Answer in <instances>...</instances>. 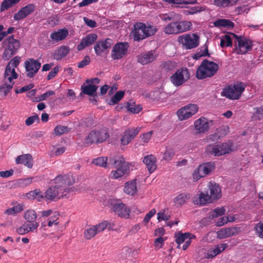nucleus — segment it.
<instances>
[{
    "mask_svg": "<svg viewBox=\"0 0 263 263\" xmlns=\"http://www.w3.org/2000/svg\"><path fill=\"white\" fill-rule=\"evenodd\" d=\"M2 44L5 48L3 58L6 60H9L14 55L20 47L19 40L14 39L13 35H11L4 40Z\"/></svg>",
    "mask_w": 263,
    "mask_h": 263,
    "instance_id": "nucleus-5",
    "label": "nucleus"
},
{
    "mask_svg": "<svg viewBox=\"0 0 263 263\" xmlns=\"http://www.w3.org/2000/svg\"><path fill=\"white\" fill-rule=\"evenodd\" d=\"M199 39L198 35L196 34H185L179 36L178 41L186 49H192L198 46Z\"/></svg>",
    "mask_w": 263,
    "mask_h": 263,
    "instance_id": "nucleus-15",
    "label": "nucleus"
},
{
    "mask_svg": "<svg viewBox=\"0 0 263 263\" xmlns=\"http://www.w3.org/2000/svg\"><path fill=\"white\" fill-rule=\"evenodd\" d=\"M190 198L189 194L182 193L178 195L175 199V203L177 205H182Z\"/></svg>",
    "mask_w": 263,
    "mask_h": 263,
    "instance_id": "nucleus-38",
    "label": "nucleus"
},
{
    "mask_svg": "<svg viewBox=\"0 0 263 263\" xmlns=\"http://www.w3.org/2000/svg\"><path fill=\"white\" fill-rule=\"evenodd\" d=\"M175 153L172 149H166L163 154V159L166 161L171 160L174 157Z\"/></svg>",
    "mask_w": 263,
    "mask_h": 263,
    "instance_id": "nucleus-54",
    "label": "nucleus"
},
{
    "mask_svg": "<svg viewBox=\"0 0 263 263\" xmlns=\"http://www.w3.org/2000/svg\"><path fill=\"white\" fill-rule=\"evenodd\" d=\"M33 179V177L20 179L17 181V185L21 187H26L32 182Z\"/></svg>",
    "mask_w": 263,
    "mask_h": 263,
    "instance_id": "nucleus-46",
    "label": "nucleus"
},
{
    "mask_svg": "<svg viewBox=\"0 0 263 263\" xmlns=\"http://www.w3.org/2000/svg\"><path fill=\"white\" fill-rule=\"evenodd\" d=\"M198 110V107L196 104H189L178 109L177 115L179 119L182 121L191 117L196 114Z\"/></svg>",
    "mask_w": 263,
    "mask_h": 263,
    "instance_id": "nucleus-14",
    "label": "nucleus"
},
{
    "mask_svg": "<svg viewBox=\"0 0 263 263\" xmlns=\"http://www.w3.org/2000/svg\"><path fill=\"white\" fill-rule=\"evenodd\" d=\"M20 62V58L17 56L15 57L9 62L6 68L14 69V68L16 67L19 65Z\"/></svg>",
    "mask_w": 263,
    "mask_h": 263,
    "instance_id": "nucleus-51",
    "label": "nucleus"
},
{
    "mask_svg": "<svg viewBox=\"0 0 263 263\" xmlns=\"http://www.w3.org/2000/svg\"><path fill=\"white\" fill-rule=\"evenodd\" d=\"M254 230L256 235L263 239V220L260 221L255 225Z\"/></svg>",
    "mask_w": 263,
    "mask_h": 263,
    "instance_id": "nucleus-45",
    "label": "nucleus"
},
{
    "mask_svg": "<svg viewBox=\"0 0 263 263\" xmlns=\"http://www.w3.org/2000/svg\"><path fill=\"white\" fill-rule=\"evenodd\" d=\"M114 212L120 217L127 219L129 217L130 209L123 203H117L113 206Z\"/></svg>",
    "mask_w": 263,
    "mask_h": 263,
    "instance_id": "nucleus-21",
    "label": "nucleus"
},
{
    "mask_svg": "<svg viewBox=\"0 0 263 263\" xmlns=\"http://www.w3.org/2000/svg\"><path fill=\"white\" fill-rule=\"evenodd\" d=\"M157 31L153 26H146L143 23H137L134 25V30L132 32L134 41H140L154 35Z\"/></svg>",
    "mask_w": 263,
    "mask_h": 263,
    "instance_id": "nucleus-3",
    "label": "nucleus"
},
{
    "mask_svg": "<svg viewBox=\"0 0 263 263\" xmlns=\"http://www.w3.org/2000/svg\"><path fill=\"white\" fill-rule=\"evenodd\" d=\"M232 147V144L230 142L209 144L206 147L205 152L208 155L219 157L231 153Z\"/></svg>",
    "mask_w": 263,
    "mask_h": 263,
    "instance_id": "nucleus-7",
    "label": "nucleus"
},
{
    "mask_svg": "<svg viewBox=\"0 0 263 263\" xmlns=\"http://www.w3.org/2000/svg\"><path fill=\"white\" fill-rule=\"evenodd\" d=\"M194 127L198 133H204L209 129V121L208 119L202 117L194 122Z\"/></svg>",
    "mask_w": 263,
    "mask_h": 263,
    "instance_id": "nucleus-22",
    "label": "nucleus"
},
{
    "mask_svg": "<svg viewBox=\"0 0 263 263\" xmlns=\"http://www.w3.org/2000/svg\"><path fill=\"white\" fill-rule=\"evenodd\" d=\"M111 42V40L110 39L97 41L94 46L96 54L97 55H101L103 52L110 47Z\"/></svg>",
    "mask_w": 263,
    "mask_h": 263,
    "instance_id": "nucleus-23",
    "label": "nucleus"
},
{
    "mask_svg": "<svg viewBox=\"0 0 263 263\" xmlns=\"http://www.w3.org/2000/svg\"><path fill=\"white\" fill-rule=\"evenodd\" d=\"M56 183H58L60 187L63 189L72 185L75 180L72 176L70 175H59L54 179Z\"/></svg>",
    "mask_w": 263,
    "mask_h": 263,
    "instance_id": "nucleus-19",
    "label": "nucleus"
},
{
    "mask_svg": "<svg viewBox=\"0 0 263 263\" xmlns=\"http://www.w3.org/2000/svg\"><path fill=\"white\" fill-rule=\"evenodd\" d=\"M90 62V59L88 55H86L84 58L78 64V67L80 68H83L85 66L89 64Z\"/></svg>",
    "mask_w": 263,
    "mask_h": 263,
    "instance_id": "nucleus-61",
    "label": "nucleus"
},
{
    "mask_svg": "<svg viewBox=\"0 0 263 263\" xmlns=\"http://www.w3.org/2000/svg\"><path fill=\"white\" fill-rule=\"evenodd\" d=\"M142 108L141 105H132L130 104L128 105V110L133 114L139 113Z\"/></svg>",
    "mask_w": 263,
    "mask_h": 263,
    "instance_id": "nucleus-58",
    "label": "nucleus"
},
{
    "mask_svg": "<svg viewBox=\"0 0 263 263\" xmlns=\"http://www.w3.org/2000/svg\"><path fill=\"white\" fill-rule=\"evenodd\" d=\"M220 46L221 47H232V41L231 36L229 35H225L224 37L220 40Z\"/></svg>",
    "mask_w": 263,
    "mask_h": 263,
    "instance_id": "nucleus-50",
    "label": "nucleus"
},
{
    "mask_svg": "<svg viewBox=\"0 0 263 263\" xmlns=\"http://www.w3.org/2000/svg\"><path fill=\"white\" fill-rule=\"evenodd\" d=\"M109 137V134L106 128L95 129L90 131L85 139L86 146L98 144L105 141Z\"/></svg>",
    "mask_w": 263,
    "mask_h": 263,
    "instance_id": "nucleus-4",
    "label": "nucleus"
},
{
    "mask_svg": "<svg viewBox=\"0 0 263 263\" xmlns=\"http://www.w3.org/2000/svg\"><path fill=\"white\" fill-rule=\"evenodd\" d=\"M156 210L155 209H152L147 214H146L145 217L143 219V222H144L145 224L147 223L151 218L154 216V215L156 214Z\"/></svg>",
    "mask_w": 263,
    "mask_h": 263,
    "instance_id": "nucleus-63",
    "label": "nucleus"
},
{
    "mask_svg": "<svg viewBox=\"0 0 263 263\" xmlns=\"http://www.w3.org/2000/svg\"><path fill=\"white\" fill-rule=\"evenodd\" d=\"M27 226L28 232H34L37 230L38 227L39 226V222L34 221L30 223H27Z\"/></svg>",
    "mask_w": 263,
    "mask_h": 263,
    "instance_id": "nucleus-64",
    "label": "nucleus"
},
{
    "mask_svg": "<svg viewBox=\"0 0 263 263\" xmlns=\"http://www.w3.org/2000/svg\"><path fill=\"white\" fill-rule=\"evenodd\" d=\"M35 121L39 122V118L37 115L28 117L25 120V124L27 126L32 125Z\"/></svg>",
    "mask_w": 263,
    "mask_h": 263,
    "instance_id": "nucleus-60",
    "label": "nucleus"
},
{
    "mask_svg": "<svg viewBox=\"0 0 263 263\" xmlns=\"http://www.w3.org/2000/svg\"><path fill=\"white\" fill-rule=\"evenodd\" d=\"M221 197V191L220 186L215 182H210L204 192H200L198 197L194 200L196 204L204 205L217 200Z\"/></svg>",
    "mask_w": 263,
    "mask_h": 263,
    "instance_id": "nucleus-1",
    "label": "nucleus"
},
{
    "mask_svg": "<svg viewBox=\"0 0 263 263\" xmlns=\"http://www.w3.org/2000/svg\"><path fill=\"white\" fill-rule=\"evenodd\" d=\"M226 210L224 207L217 208L211 211L209 213V218L214 219L223 215L225 213Z\"/></svg>",
    "mask_w": 263,
    "mask_h": 263,
    "instance_id": "nucleus-42",
    "label": "nucleus"
},
{
    "mask_svg": "<svg viewBox=\"0 0 263 263\" xmlns=\"http://www.w3.org/2000/svg\"><path fill=\"white\" fill-rule=\"evenodd\" d=\"M238 234L237 228L235 227L221 229L217 232V238L224 239L230 237Z\"/></svg>",
    "mask_w": 263,
    "mask_h": 263,
    "instance_id": "nucleus-25",
    "label": "nucleus"
},
{
    "mask_svg": "<svg viewBox=\"0 0 263 263\" xmlns=\"http://www.w3.org/2000/svg\"><path fill=\"white\" fill-rule=\"evenodd\" d=\"M60 69V67L59 66H56L54 67L51 71H50L47 76V79L48 80H50L55 77L58 73L59 72Z\"/></svg>",
    "mask_w": 263,
    "mask_h": 263,
    "instance_id": "nucleus-55",
    "label": "nucleus"
},
{
    "mask_svg": "<svg viewBox=\"0 0 263 263\" xmlns=\"http://www.w3.org/2000/svg\"><path fill=\"white\" fill-rule=\"evenodd\" d=\"M228 245L227 243H221L217 245L215 248L211 249L207 254V258H213L221 252L223 251L227 247Z\"/></svg>",
    "mask_w": 263,
    "mask_h": 263,
    "instance_id": "nucleus-31",
    "label": "nucleus"
},
{
    "mask_svg": "<svg viewBox=\"0 0 263 263\" xmlns=\"http://www.w3.org/2000/svg\"><path fill=\"white\" fill-rule=\"evenodd\" d=\"M54 185H52L47 189L44 195H42L38 199L39 201H41L45 199L46 201H57L60 198H64L62 196L63 194V189L54 181Z\"/></svg>",
    "mask_w": 263,
    "mask_h": 263,
    "instance_id": "nucleus-12",
    "label": "nucleus"
},
{
    "mask_svg": "<svg viewBox=\"0 0 263 263\" xmlns=\"http://www.w3.org/2000/svg\"><path fill=\"white\" fill-rule=\"evenodd\" d=\"M70 49L68 46H61L55 51L53 54L54 59L59 60L66 57L69 52Z\"/></svg>",
    "mask_w": 263,
    "mask_h": 263,
    "instance_id": "nucleus-32",
    "label": "nucleus"
},
{
    "mask_svg": "<svg viewBox=\"0 0 263 263\" xmlns=\"http://www.w3.org/2000/svg\"><path fill=\"white\" fill-rule=\"evenodd\" d=\"M16 164H23L28 168H31L32 164V157L30 154L22 155L18 156L15 160Z\"/></svg>",
    "mask_w": 263,
    "mask_h": 263,
    "instance_id": "nucleus-30",
    "label": "nucleus"
},
{
    "mask_svg": "<svg viewBox=\"0 0 263 263\" xmlns=\"http://www.w3.org/2000/svg\"><path fill=\"white\" fill-rule=\"evenodd\" d=\"M108 160L106 157H99L92 160V163L103 167H108L107 161Z\"/></svg>",
    "mask_w": 263,
    "mask_h": 263,
    "instance_id": "nucleus-43",
    "label": "nucleus"
},
{
    "mask_svg": "<svg viewBox=\"0 0 263 263\" xmlns=\"http://www.w3.org/2000/svg\"><path fill=\"white\" fill-rule=\"evenodd\" d=\"M203 177V175H202V173L200 172L199 168L198 167L195 170L193 173V178L194 181H198L201 178Z\"/></svg>",
    "mask_w": 263,
    "mask_h": 263,
    "instance_id": "nucleus-62",
    "label": "nucleus"
},
{
    "mask_svg": "<svg viewBox=\"0 0 263 263\" xmlns=\"http://www.w3.org/2000/svg\"><path fill=\"white\" fill-rule=\"evenodd\" d=\"M165 2L166 4L172 5V7H174L173 5H175L176 8H182V5L195 4L197 3V0H161Z\"/></svg>",
    "mask_w": 263,
    "mask_h": 263,
    "instance_id": "nucleus-29",
    "label": "nucleus"
},
{
    "mask_svg": "<svg viewBox=\"0 0 263 263\" xmlns=\"http://www.w3.org/2000/svg\"><path fill=\"white\" fill-rule=\"evenodd\" d=\"M63 194H62V196L64 197L69 198V194L71 192H75L78 191V189L75 187H69L68 186L63 189Z\"/></svg>",
    "mask_w": 263,
    "mask_h": 263,
    "instance_id": "nucleus-56",
    "label": "nucleus"
},
{
    "mask_svg": "<svg viewBox=\"0 0 263 263\" xmlns=\"http://www.w3.org/2000/svg\"><path fill=\"white\" fill-rule=\"evenodd\" d=\"M218 69L219 66L217 63L204 60L197 69L196 77L199 80L211 78L217 73Z\"/></svg>",
    "mask_w": 263,
    "mask_h": 263,
    "instance_id": "nucleus-2",
    "label": "nucleus"
},
{
    "mask_svg": "<svg viewBox=\"0 0 263 263\" xmlns=\"http://www.w3.org/2000/svg\"><path fill=\"white\" fill-rule=\"evenodd\" d=\"M108 222L107 221H104L94 226L97 233H99L103 230H104L107 227Z\"/></svg>",
    "mask_w": 263,
    "mask_h": 263,
    "instance_id": "nucleus-57",
    "label": "nucleus"
},
{
    "mask_svg": "<svg viewBox=\"0 0 263 263\" xmlns=\"http://www.w3.org/2000/svg\"><path fill=\"white\" fill-rule=\"evenodd\" d=\"M35 8L34 4H30L21 8L14 15L13 18L15 21H20L25 17L33 12Z\"/></svg>",
    "mask_w": 263,
    "mask_h": 263,
    "instance_id": "nucleus-20",
    "label": "nucleus"
},
{
    "mask_svg": "<svg viewBox=\"0 0 263 263\" xmlns=\"http://www.w3.org/2000/svg\"><path fill=\"white\" fill-rule=\"evenodd\" d=\"M190 73L186 68L178 69L170 78L171 82L175 86H179L190 79Z\"/></svg>",
    "mask_w": 263,
    "mask_h": 263,
    "instance_id": "nucleus-13",
    "label": "nucleus"
},
{
    "mask_svg": "<svg viewBox=\"0 0 263 263\" xmlns=\"http://www.w3.org/2000/svg\"><path fill=\"white\" fill-rule=\"evenodd\" d=\"M18 74L14 69L6 68L4 72V78L3 80V84L0 86V92L6 96L13 88L14 82L13 79H16Z\"/></svg>",
    "mask_w": 263,
    "mask_h": 263,
    "instance_id": "nucleus-9",
    "label": "nucleus"
},
{
    "mask_svg": "<svg viewBox=\"0 0 263 263\" xmlns=\"http://www.w3.org/2000/svg\"><path fill=\"white\" fill-rule=\"evenodd\" d=\"M97 233L95 227L93 226L86 229L84 233V237L86 239H90Z\"/></svg>",
    "mask_w": 263,
    "mask_h": 263,
    "instance_id": "nucleus-48",
    "label": "nucleus"
},
{
    "mask_svg": "<svg viewBox=\"0 0 263 263\" xmlns=\"http://www.w3.org/2000/svg\"><path fill=\"white\" fill-rule=\"evenodd\" d=\"M59 216L60 214L59 212H54L52 216L47 219V225L49 227H51L53 224L57 226L59 224L58 220Z\"/></svg>",
    "mask_w": 263,
    "mask_h": 263,
    "instance_id": "nucleus-44",
    "label": "nucleus"
},
{
    "mask_svg": "<svg viewBox=\"0 0 263 263\" xmlns=\"http://www.w3.org/2000/svg\"><path fill=\"white\" fill-rule=\"evenodd\" d=\"M124 191L127 194L132 196L135 195L137 191L136 180L127 182L125 184Z\"/></svg>",
    "mask_w": 263,
    "mask_h": 263,
    "instance_id": "nucleus-33",
    "label": "nucleus"
},
{
    "mask_svg": "<svg viewBox=\"0 0 263 263\" xmlns=\"http://www.w3.org/2000/svg\"><path fill=\"white\" fill-rule=\"evenodd\" d=\"M214 25L216 27H224L231 29L234 27V24L229 20L219 19L214 22Z\"/></svg>",
    "mask_w": 263,
    "mask_h": 263,
    "instance_id": "nucleus-34",
    "label": "nucleus"
},
{
    "mask_svg": "<svg viewBox=\"0 0 263 263\" xmlns=\"http://www.w3.org/2000/svg\"><path fill=\"white\" fill-rule=\"evenodd\" d=\"M81 89L83 93L90 96H93L98 89V86L89 83L87 85H82Z\"/></svg>",
    "mask_w": 263,
    "mask_h": 263,
    "instance_id": "nucleus-35",
    "label": "nucleus"
},
{
    "mask_svg": "<svg viewBox=\"0 0 263 263\" xmlns=\"http://www.w3.org/2000/svg\"><path fill=\"white\" fill-rule=\"evenodd\" d=\"M98 36L95 33H90L83 38L79 44L77 45V49L79 51L82 50L86 47L93 44L97 40Z\"/></svg>",
    "mask_w": 263,
    "mask_h": 263,
    "instance_id": "nucleus-24",
    "label": "nucleus"
},
{
    "mask_svg": "<svg viewBox=\"0 0 263 263\" xmlns=\"http://www.w3.org/2000/svg\"><path fill=\"white\" fill-rule=\"evenodd\" d=\"M205 10L204 6H194L192 7L189 10H183V13L186 15H193L197 13H200Z\"/></svg>",
    "mask_w": 263,
    "mask_h": 263,
    "instance_id": "nucleus-37",
    "label": "nucleus"
},
{
    "mask_svg": "<svg viewBox=\"0 0 263 263\" xmlns=\"http://www.w3.org/2000/svg\"><path fill=\"white\" fill-rule=\"evenodd\" d=\"M24 66L27 72V77L31 78L35 76L41 68V63L34 59H29L24 63Z\"/></svg>",
    "mask_w": 263,
    "mask_h": 263,
    "instance_id": "nucleus-16",
    "label": "nucleus"
},
{
    "mask_svg": "<svg viewBox=\"0 0 263 263\" xmlns=\"http://www.w3.org/2000/svg\"><path fill=\"white\" fill-rule=\"evenodd\" d=\"M190 236L189 232L186 233H182L181 232H179L178 233H176L175 235V241L180 246L181 243L184 242L186 239H188L189 236ZM179 247L178 246V248Z\"/></svg>",
    "mask_w": 263,
    "mask_h": 263,
    "instance_id": "nucleus-36",
    "label": "nucleus"
},
{
    "mask_svg": "<svg viewBox=\"0 0 263 263\" xmlns=\"http://www.w3.org/2000/svg\"><path fill=\"white\" fill-rule=\"evenodd\" d=\"M41 192L40 189H36L34 191L30 192L28 195H29V198H36L38 200L39 198H40V196L42 195V194H41Z\"/></svg>",
    "mask_w": 263,
    "mask_h": 263,
    "instance_id": "nucleus-59",
    "label": "nucleus"
},
{
    "mask_svg": "<svg viewBox=\"0 0 263 263\" xmlns=\"http://www.w3.org/2000/svg\"><path fill=\"white\" fill-rule=\"evenodd\" d=\"M213 166V163L211 162H207L200 165L198 167L199 168L200 172L202 173V175H203L204 177L211 171Z\"/></svg>",
    "mask_w": 263,
    "mask_h": 263,
    "instance_id": "nucleus-39",
    "label": "nucleus"
},
{
    "mask_svg": "<svg viewBox=\"0 0 263 263\" xmlns=\"http://www.w3.org/2000/svg\"><path fill=\"white\" fill-rule=\"evenodd\" d=\"M245 84L242 82H237L223 88L221 95L231 100H238L245 91Z\"/></svg>",
    "mask_w": 263,
    "mask_h": 263,
    "instance_id": "nucleus-8",
    "label": "nucleus"
},
{
    "mask_svg": "<svg viewBox=\"0 0 263 263\" xmlns=\"http://www.w3.org/2000/svg\"><path fill=\"white\" fill-rule=\"evenodd\" d=\"M68 34V31L66 28L59 29L50 34V38L52 41L59 42L64 40Z\"/></svg>",
    "mask_w": 263,
    "mask_h": 263,
    "instance_id": "nucleus-28",
    "label": "nucleus"
},
{
    "mask_svg": "<svg viewBox=\"0 0 263 263\" xmlns=\"http://www.w3.org/2000/svg\"><path fill=\"white\" fill-rule=\"evenodd\" d=\"M157 55L153 51L141 54L138 56V62L142 65L147 64L154 61L156 59Z\"/></svg>",
    "mask_w": 263,
    "mask_h": 263,
    "instance_id": "nucleus-27",
    "label": "nucleus"
},
{
    "mask_svg": "<svg viewBox=\"0 0 263 263\" xmlns=\"http://www.w3.org/2000/svg\"><path fill=\"white\" fill-rule=\"evenodd\" d=\"M143 162L146 165L150 173L154 172L156 169V158L153 155H149L144 157Z\"/></svg>",
    "mask_w": 263,
    "mask_h": 263,
    "instance_id": "nucleus-26",
    "label": "nucleus"
},
{
    "mask_svg": "<svg viewBox=\"0 0 263 263\" xmlns=\"http://www.w3.org/2000/svg\"><path fill=\"white\" fill-rule=\"evenodd\" d=\"M124 91L120 90L117 91L110 99V102L112 104H117L124 97Z\"/></svg>",
    "mask_w": 263,
    "mask_h": 263,
    "instance_id": "nucleus-47",
    "label": "nucleus"
},
{
    "mask_svg": "<svg viewBox=\"0 0 263 263\" xmlns=\"http://www.w3.org/2000/svg\"><path fill=\"white\" fill-rule=\"evenodd\" d=\"M140 127L128 128L126 129L123 134L122 138L120 140L122 145H126L128 144L139 133Z\"/></svg>",
    "mask_w": 263,
    "mask_h": 263,
    "instance_id": "nucleus-18",
    "label": "nucleus"
},
{
    "mask_svg": "<svg viewBox=\"0 0 263 263\" xmlns=\"http://www.w3.org/2000/svg\"><path fill=\"white\" fill-rule=\"evenodd\" d=\"M232 35L236 39L235 50L237 54H245L252 49L253 41L243 36H238L235 33Z\"/></svg>",
    "mask_w": 263,
    "mask_h": 263,
    "instance_id": "nucleus-10",
    "label": "nucleus"
},
{
    "mask_svg": "<svg viewBox=\"0 0 263 263\" xmlns=\"http://www.w3.org/2000/svg\"><path fill=\"white\" fill-rule=\"evenodd\" d=\"M20 0H4L1 5V11H4L16 5Z\"/></svg>",
    "mask_w": 263,
    "mask_h": 263,
    "instance_id": "nucleus-40",
    "label": "nucleus"
},
{
    "mask_svg": "<svg viewBox=\"0 0 263 263\" xmlns=\"http://www.w3.org/2000/svg\"><path fill=\"white\" fill-rule=\"evenodd\" d=\"M68 132V128L67 126L62 125L57 126L54 130V133L57 136H61L62 134Z\"/></svg>",
    "mask_w": 263,
    "mask_h": 263,
    "instance_id": "nucleus-52",
    "label": "nucleus"
},
{
    "mask_svg": "<svg viewBox=\"0 0 263 263\" xmlns=\"http://www.w3.org/2000/svg\"><path fill=\"white\" fill-rule=\"evenodd\" d=\"M109 160L110 162L108 163V164L111 163V164L117 168L111 172L110 177L111 178L118 179L128 172L129 168V163L125 161L123 157H119L118 159H114L112 161L110 159Z\"/></svg>",
    "mask_w": 263,
    "mask_h": 263,
    "instance_id": "nucleus-6",
    "label": "nucleus"
},
{
    "mask_svg": "<svg viewBox=\"0 0 263 263\" xmlns=\"http://www.w3.org/2000/svg\"><path fill=\"white\" fill-rule=\"evenodd\" d=\"M128 48V44L126 42L117 43L113 47L111 52V58L114 60L121 59L127 54Z\"/></svg>",
    "mask_w": 263,
    "mask_h": 263,
    "instance_id": "nucleus-17",
    "label": "nucleus"
},
{
    "mask_svg": "<svg viewBox=\"0 0 263 263\" xmlns=\"http://www.w3.org/2000/svg\"><path fill=\"white\" fill-rule=\"evenodd\" d=\"M23 210V205L21 204H17L12 208L8 209L5 211V213L8 215H14L21 212Z\"/></svg>",
    "mask_w": 263,
    "mask_h": 263,
    "instance_id": "nucleus-49",
    "label": "nucleus"
},
{
    "mask_svg": "<svg viewBox=\"0 0 263 263\" xmlns=\"http://www.w3.org/2000/svg\"><path fill=\"white\" fill-rule=\"evenodd\" d=\"M24 217L27 222L31 223L35 220L37 215L33 210H28L24 213Z\"/></svg>",
    "mask_w": 263,
    "mask_h": 263,
    "instance_id": "nucleus-41",
    "label": "nucleus"
},
{
    "mask_svg": "<svg viewBox=\"0 0 263 263\" xmlns=\"http://www.w3.org/2000/svg\"><path fill=\"white\" fill-rule=\"evenodd\" d=\"M192 25L191 22L187 21L172 22L164 28V31L168 34H178L189 30Z\"/></svg>",
    "mask_w": 263,
    "mask_h": 263,
    "instance_id": "nucleus-11",
    "label": "nucleus"
},
{
    "mask_svg": "<svg viewBox=\"0 0 263 263\" xmlns=\"http://www.w3.org/2000/svg\"><path fill=\"white\" fill-rule=\"evenodd\" d=\"M204 46L205 49L203 50H201L199 52H197L194 54V58L195 59L198 60L202 57L210 56V54L208 52V46L206 45H204Z\"/></svg>",
    "mask_w": 263,
    "mask_h": 263,
    "instance_id": "nucleus-53",
    "label": "nucleus"
}]
</instances>
